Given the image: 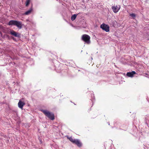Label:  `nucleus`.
<instances>
[{
    "label": "nucleus",
    "instance_id": "obj_7",
    "mask_svg": "<svg viewBox=\"0 0 149 149\" xmlns=\"http://www.w3.org/2000/svg\"><path fill=\"white\" fill-rule=\"evenodd\" d=\"M10 33L11 35L15 37H19V34L18 33H16L13 30L10 31Z\"/></svg>",
    "mask_w": 149,
    "mask_h": 149
},
{
    "label": "nucleus",
    "instance_id": "obj_13",
    "mask_svg": "<svg viewBox=\"0 0 149 149\" xmlns=\"http://www.w3.org/2000/svg\"><path fill=\"white\" fill-rule=\"evenodd\" d=\"M3 29V27L1 26L0 25V30L2 31ZM0 36L2 37V35L1 33L0 32Z\"/></svg>",
    "mask_w": 149,
    "mask_h": 149
},
{
    "label": "nucleus",
    "instance_id": "obj_9",
    "mask_svg": "<svg viewBox=\"0 0 149 149\" xmlns=\"http://www.w3.org/2000/svg\"><path fill=\"white\" fill-rule=\"evenodd\" d=\"M136 72L134 71H132L131 72H127V75L129 77H132L133 76V75L135 74Z\"/></svg>",
    "mask_w": 149,
    "mask_h": 149
},
{
    "label": "nucleus",
    "instance_id": "obj_10",
    "mask_svg": "<svg viewBox=\"0 0 149 149\" xmlns=\"http://www.w3.org/2000/svg\"><path fill=\"white\" fill-rule=\"evenodd\" d=\"M32 11V8H31L29 10L26 11L24 14L26 15H29L31 13Z\"/></svg>",
    "mask_w": 149,
    "mask_h": 149
},
{
    "label": "nucleus",
    "instance_id": "obj_4",
    "mask_svg": "<svg viewBox=\"0 0 149 149\" xmlns=\"http://www.w3.org/2000/svg\"><path fill=\"white\" fill-rule=\"evenodd\" d=\"M90 37L86 34L83 35L82 36V40L88 44H89L90 42Z\"/></svg>",
    "mask_w": 149,
    "mask_h": 149
},
{
    "label": "nucleus",
    "instance_id": "obj_3",
    "mask_svg": "<svg viewBox=\"0 0 149 149\" xmlns=\"http://www.w3.org/2000/svg\"><path fill=\"white\" fill-rule=\"evenodd\" d=\"M41 111L50 120H53L54 119V115L53 113L50 112L46 110H42Z\"/></svg>",
    "mask_w": 149,
    "mask_h": 149
},
{
    "label": "nucleus",
    "instance_id": "obj_14",
    "mask_svg": "<svg viewBox=\"0 0 149 149\" xmlns=\"http://www.w3.org/2000/svg\"><path fill=\"white\" fill-rule=\"evenodd\" d=\"M130 16L133 18L136 17L134 13H132L130 14Z\"/></svg>",
    "mask_w": 149,
    "mask_h": 149
},
{
    "label": "nucleus",
    "instance_id": "obj_6",
    "mask_svg": "<svg viewBox=\"0 0 149 149\" xmlns=\"http://www.w3.org/2000/svg\"><path fill=\"white\" fill-rule=\"evenodd\" d=\"M120 5L114 6L112 7V9L113 12L115 13L118 12L120 9Z\"/></svg>",
    "mask_w": 149,
    "mask_h": 149
},
{
    "label": "nucleus",
    "instance_id": "obj_1",
    "mask_svg": "<svg viewBox=\"0 0 149 149\" xmlns=\"http://www.w3.org/2000/svg\"><path fill=\"white\" fill-rule=\"evenodd\" d=\"M67 138L73 143L79 147H81L82 146V144L79 139H73L72 137H69L68 136H67Z\"/></svg>",
    "mask_w": 149,
    "mask_h": 149
},
{
    "label": "nucleus",
    "instance_id": "obj_2",
    "mask_svg": "<svg viewBox=\"0 0 149 149\" xmlns=\"http://www.w3.org/2000/svg\"><path fill=\"white\" fill-rule=\"evenodd\" d=\"M8 25L10 26L12 25L15 26L19 29H21L22 26V22L17 20H11L8 23Z\"/></svg>",
    "mask_w": 149,
    "mask_h": 149
},
{
    "label": "nucleus",
    "instance_id": "obj_12",
    "mask_svg": "<svg viewBox=\"0 0 149 149\" xmlns=\"http://www.w3.org/2000/svg\"><path fill=\"white\" fill-rule=\"evenodd\" d=\"M30 0H26V6H28L29 5V4L30 3Z\"/></svg>",
    "mask_w": 149,
    "mask_h": 149
},
{
    "label": "nucleus",
    "instance_id": "obj_11",
    "mask_svg": "<svg viewBox=\"0 0 149 149\" xmlns=\"http://www.w3.org/2000/svg\"><path fill=\"white\" fill-rule=\"evenodd\" d=\"M77 15V14H74L72 16L71 19L72 21H74Z\"/></svg>",
    "mask_w": 149,
    "mask_h": 149
},
{
    "label": "nucleus",
    "instance_id": "obj_5",
    "mask_svg": "<svg viewBox=\"0 0 149 149\" xmlns=\"http://www.w3.org/2000/svg\"><path fill=\"white\" fill-rule=\"evenodd\" d=\"M100 27L103 30L105 31L106 32H108L109 31V26L104 24H103L100 26Z\"/></svg>",
    "mask_w": 149,
    "mask_h": 149
},
{
    "label": "nucleus",
    "instance_id": "obj_8",
    "mask_svg": "<svg viewBox=\"0 0 149 149\" xmlns=\"http://www.w3.org/2000/svg\"><path fill=\"white\" fill-rule=\"evenodd\" d=\"M18 107L21 109H22L23 106L25 104L24 102H22L20 100H19L18 103Z\"/></svg>",
    "mask_w": 149,
    "mask_h": 149
}]
</instances>
